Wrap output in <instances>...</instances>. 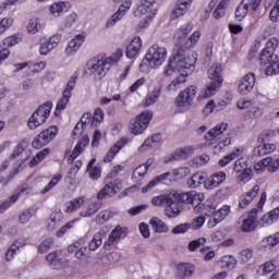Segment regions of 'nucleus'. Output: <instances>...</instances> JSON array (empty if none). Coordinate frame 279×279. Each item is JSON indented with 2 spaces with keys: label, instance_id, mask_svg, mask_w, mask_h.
<instances>
[{
  "label": "nucleus",
  "instance_id": "ddd939ff",
  "mask_svg": "<svg viewBox=\"0 0 279 279\" xmlns=\"http://www.w3.org/2000/svg\"><path fill=\"white\" fill-rule=\"evenodd\" d=\"M263 0H242L239 7L235 10V19L236 21H243L247 16L250 10L256 12L258 8H260V3Z\"/></svg>",
  "mask_w": 279,
  "mask_h": 279
},
{
  "label": "nucleus",
  "instance_id": "1a4fd4ad",
  "mask_svg": "<svg viewBox=\"0 0 279 279\" xmlns=\"http://www.w3.org/2000/svg\"><path fill=\"white\" fill-rule=\"evenodd\" d=\"M56 136H58V126H49L34 138L32 146L34 149H40L41 147H45V145H49Z\"/></svg>",
  "mask_w": 279,
  "mask_h": 279
},
{
  "label": "nucleus",
  "instance_id": "49530a36",
  "mask_svg": "<svg viewBox=\"0 0 279 279\" xmlns=\"http://www.w3.org/2000/svg\"><path fill=\"white\" fill-rule=\"evenodd\" d=\"M160 143H162V134L158 133V134H154L153 136L146 138L144 141V144L142 145V147H144L145 149H151V148L160 145Z\"/></svg>",
  "mask_w": 279,
  "mask_h": 279
},
{
  "label": "nucleus",
  "instance_id": "c85d7f7f",
  "mask_svg": "<svg viewBox=\"0 0 279 279\" xmlns=\"http://www.w3.org/2000/svg\"><path fill=\"white\" fill-rule=\"evenodd\" d=\"M278 219H279V207L265 214L260 218L259 225L262 226V228H269V226H274V223H276V221H278Z\"/></svg>",
  "mask_w": 279,
  "mask_h": 279
},
{
  "label": "nucleus",
  "instance_id": "7ed1b4c3",
  "mask_svg": "<svg viewBox=\"0 0 279 279\" xmlns=\"http://www.w3.org/2000/svg\"><path fill=\"white\" fill-rule=\"evenodd\" d=\"M207 77L210 82L206 85V88L201 90L197 96V101H204V99H210L219 93L223 84V78L221 77V64L211 63L207 69Z\"/></svg>",
  "mask_w": 279,
  "mask_h": 279
},
{
  "label": "nucleus",
  "instance_id": "6e6552de",
  "mask_svg": "<svg viewBox=\"0 0 279 279\" xmlns=\"http://www.w3.org/2000/svg\"><path fill=\"white\" fill-rule=\"evenodd\" d=\"M51 108H53V104L46 102L40 105L36 111L28 119V128L29 130H36L47 123V119H49V114H51Z\"/></svg>",
  "mask_w": 279,
  "mask_h": 279
},
{
  "label": "nucleus",
  "instance_id": "c9c22d12",
  "mask_svg": "<svg viewBox=\"0 0 279 279\" xmlns=\"http://www.w3.org/2000/svg\"><path fill=\"white\" fill-rule=\"evenodd\" d=\"M86 196H78L65 204V213H75L84 206Z\"/></svg>",
  "mask_w": 279,
  "mask_h": 279
},
{
  "label": "nucleus",
  "instance_id": "39448f33",
  "mask_svg": "<svg viewBox=\"0 0 279 279\" xmlns=\"http://www.w3.org/2000/svg\"><path fill=\"white\" fill-rule=\"evenodd\" d=\"M168 56L169 52L167 51V48L153 45L148 48L144 57V62H146L150 69H158L159 66H162L165 62H167Z\"/></svg>",
  "mask_w": 279,
  "mask_h": 279
},
{
  "label": "nucleus",
  "instance_id": "cd10ccee",
  "mask_svg": "<svg viewBox=\"0 0 279 279\" xmlns=\"http://www.w3.org/2000/svg\"><path fill=\"white\" fill-rule=\"evenodd\" d=\"M175 75L177 76L168 86V90L170 93H177V90H180V88L186 84V77H189L186 71H182V73H175Z\"/></svg>",
  "mask_w": 279,
  "mask_h": 279
},
{
  "label": "nucleus",
  "instance_id": "c756f323",
  "mask_svg": "<svg viewBox=\"0 0 279 279\" xmlns=\"http://www.w3.org/2000/svg\"><path fill=\"white\" fill-rule=\"evenodd\" d=\"M125 145H128V138L123 137L120 141H118L107 153V155L105 156L104 160L106 162H112V160H114V156H117V154H119L121 151V149H123V147H125Z\"/></svg>",
  "mask_w": 279,
  "mask_h": 279
},
{
  "label": "nucleus",
  "instance_id": "473e14b6",
  "mask_svg": "<svg viewBox=\"0 0 279 279\" xmlns=\"http://www.w3.org/2000/svg\"><path fill=\"white\" fill-rule=\"evenodd\" d=\"M195 265L191 263H181L177 266V274H179L180 279L192 278L195 274Z\"/></svg>",
  "mask_w": 279,
  "mask_h": 279
},
{
  "label": "nucleus",
  "instance_id": "3c124183",
  "mask_svg": "<svg viewBox=\"0 0 279 279\" xmlns=\"http://www.w3.org/2000/svg\"><path fill=\"white\" fill-rule=\"evenodd\" d=\"M154 117V113L150 110H144L141 113V130H147L149 123Z\"/></svg>",
  "mask_w": 279,
  "mask_h": 279
},
{
  "label": "nucleus",
  "instance_id": "4d7b16f0",
  "mask_svg": "<svg viewBox=\"0 0 279 279\" xmlns=\"http://www.w3.org/2000/svg\"><path fill=\"white\" fill-rule=\"evenodd\" d=\"M119 260H121V253L119 252H112L102 257L104 265H113L114 263H119Z\"/></svg>",
  "mask_w": 279,
  "mask_h": 279
},
{
  "label": "nucleus",
  "instance_id": "37998d69",
  "mask_svg": "<svg viewBox=\"0 0 279 279\" xmlns=\"http://www.w3.org/2000/svg\"><path fill=\"white\" fill-rule=\"evenodd\" d=\"M97 159L93 158L87 165V173L89 174L90 180H99L101 178V167L95 166Z\"/></svg>",
  "mask_w": 279,
  "mask_h": 279
},
{
  "label": "nucleus",
  "instance_id": "a19ab883",
  "mask_svg": "<svg viewBox=\"0 0 279 279\" xmlns=\"http://www.w3.org/2000/svg\"><path fill=\"white\" fill-rule=\"evenodd\" d=\"M114 195H117V187L112 182H110L98 192L97 199H106V197H114Z\"/></svg>",
  "mask_w": 279,
  "mask_h": 279
},
{
  "label": "nucleus",
  "instance_id": "a18cd8bd",
  "mask_svg": "<svg viewBox=\"0 0 279 279\" xmlns=\"http://www.w3.org/2000/svg\"><path fill=\"white\" fill-rule=\"evenodd\" d=\"M141 51V37H135L126 47V58H134Z\"/></svg>",
  "mask_w": 279,
  "mask_h": 279
},
{
  "label": "nucleus",
  "instance_id": "0eeeda50",
  "mask_svg": "<svg viewBox=\"0 0 279 279\" xmlns=\"http://www.w3.org/2000/svg\"><path fill=\"white\" fill-rule=\"evenodd\" d=\"M111 66L112 65H110V59H104V57H101L100 59L97 58L90 61L87 65V71L93 80L99 81L106 77Z\"/></svg>",
  "mask_w": 279,
  "mask_h": 279
},
{
  "label": "nucleus",
  "instance_id": "ea45409f",
  "mask_svg": "<svg viewBox=\"0 0 279 279\" xmlns=\"http://www.w3.org/2000/svg\"><path fill=\"white\" fill-rule=\"evenodd\" d=\"M232 1L233 0H220L213 13L214 19H223V16H226V10L232 5Z\"/></svg>",
  "mask_w": 279,
  "mask_h": 279
},
{
  "label": "nucleus",
  "instance_id": "a878e982",
  "mask_svg": "<svg viewBox=\"0 0 279 279\" xmlns=\"http://www.w3.org/2000/svg\"><path fill=\"white\" fill-rule=\"evenodd\" d=\"M84 40H86V35L78 34L73 38L65 48V53L68 56H73V53H76V51L82 47L84 44Z\"/></svg>",
  "mask_w": 279,
  "mask_h": 279
},
{
  "label": "nucleus",
  "instance_id": "338daca9",
  "mask_svg": "<svg viewBox=\"0 0 279 279\" xmlns=\"http://www.w3.org/2000/svg\"><path fill=\"white\" fill-rule=\"evenodd\" d=\"M278 260L276 259L268 260L262 266V269L264 274H271V271H276V269H278Z\"/></svg>",
  "mask_w": 279,
  "mask_h": 279
},
{
  "label": "nucleus",
  "instance_id": "f257e3e1",
  "mask_svg": "<svg viewBox=\"0 0 279 279\" xmlns=\"http://www.w3.org/2000/svg\"><path fill=\"white\" fill-rule=\"evenodd\" d=\"M197 57L195 52H186V49L174 48L173 57L169 64L165 66L163 73L166 75H173V73H182L185 71L186 75L195 69Z\"/></svg>",
  "mask_w": 279,
  "mask_h": 279
},
{
  "label": "nucleus",
  "instance_id": "9b49d317",
  "mask_svg": "<svg viewBox=\"0 0 279 279\" xmlns=\"http://www.w3.org/2000/svg\"><path fill=\"white\" fill-rule=\"evenodd\" d=\"M156 0H142L141 4V21L142 27H148L156 16V7H154Z\"/></svg>",
  "mask_w": 279,
  "mask_h": 279
},
{
  "label": "nucleus",
  "instance_id": "774afa93",
  "mask_svg": "<svg viewBox=\"0 0 279 279\" xmlns=\"http://www.w3.org/2000/svg\"><path fill=\"white\" fill-rule=\"evenodd\" d=\"M69 92H63L62 98L58 101L56 110H64L71 99Z\"/></svg>",
  "mask_w": 279,
  "mask_h": 279
},
{
  "label": "nucleus",
  "instance_id": "e433bc0d",
  "mask_svg": "<svg viewBox=\"0 0 279 279\" xmlns=\"http://www.w3.org/2000/svg\"><path fill=\"white\" fill-rule=\"evenodd\" d=\"M263 66H265V73L266 75H276L279 73V59L276 54V58H269L268 62L262 63Z\"/></svg>",
  "mask_w": 279,
  "mask_h": 279
},
{
  "label": "nucleus",
  "instance_id": "bb28decb",
  "mask_svg": "<svg viewBox=\"0 0 279 279\" xmlns=\"http://www.w3.org/2000/svg\"><path fill=\"white\" fill-rule=\"evenodd\" d=\"M128 234V228L118 226L116 229L111 231L109 234L108 242L105 245H114V243L121 241V239H125Z\"/></svg>",
  "mask_w": 279,
  "mask_h": 279
},
{
  "label": "nucleus",
  "instance_id": "72a5a7b5",
  "mask_svg": "<svg viewBox=\"0 0 279 279\" xmlns=\"http://www.w3.org/2000/svg\"><path fill=\"white\" fill-rule=\"evenodd\" d=\"M116 215H118V213L114 208L100 210L96 216V223H98L99 226H104V223L110 221V219H112V217H116Z\"/></svg>",
  "mask_w": 279,
  "mask_h": 279
},
{
  "label": "nucleus",
  "instance_id": "5701e85b",
  "mask_svg": "<svg viewBox=\"0 0 279 279\" xmlns=\"http://www.w3.org/2000/svg\"><path fill=\"white\" fill-rule=\"evenodd\" d=\"M226 130H228V123L226 122H221L211 130H209L208 133L206 134V140L208 144L213 145L214 143H216L217 138H219V136H221V134H223Z\"/></svg>",
  "mask_w": 279,
  "mask_h": 279
},
{
  "label": "nucleus",
  "instance_id": "c03bdc74",
  "mask_svg": "<svg viewBox=\"0 0 279 279\" xmlns=\"http://www.w3.org/2000/svg\"><path fill=\"white\" fill-rule=\"evenodd\" d=\"M64 219V214H62L61 210H54L50 214L49 218V230H56L60 223H62V220Z\"/></svg>",
  "mask_w": 279,
  "mask_h": 279
},
{
  "label": "nucleus",
  "instance_id": "412c9836",
  "mask_svg": "<svg viewBox=\"0 0 279 279\" xmlns=\"http://www.w3.org/2000/svg\"><path fill=\"white\" fill-rule=\"evenodd\" d=\"M258 191H260V186L254 185L251 190H248L246 193H243L240 196L239 206L240 208H247L252 202L256 198V195H258Z\"/></svg>",
  "mask_w": 279,
  "mask_h": 279
},
{
  "label": "nucleus",
  "instance_id": "79ce46f5",
  "mask_svg": "<svg viewBox=\"0 0 279 279\" xmlns=\"http://www.w3.org/2000/svg\"><path fill=\"white\" fill-rule=\"evenodd\" d=\"M232 211V207L230 205H223L222 207L218 208L214 211L213 217L217 223H221L223 219H227Z\"/></svg>",
  "mask_w": 279,
  "mask_h": 279
},
{
  "label": "nucleus",
  "instance_id": "393cba45",
  "mask_svg": "<svg viewBox=\"0 0 279 279\" xmlns=\"http://www.w3.org/2000/svg\"><path fill=\"white\" fill-rule=\"evenodd\" d=\"M102 204L98 201H90L86 205H84L83 209L80 211L81 217H93V215H97L101 208Z\"/></svg>",
  "mask_w": 279,
  "mask_h": 279
},
{
  "label": "nucleus",
  "instance_id": "2f4dec72",
  "mask_svg": "<svg viewBox=\"0 0 279 279\" xmlns=\"http://www.w3.org/2000/svg\"><path fill=\"white\" fill-rule=\"evenodd\" d=\"M108 234V230L100 229L96 234H94L93 239L90 240L88 247L89 252H96L101 247V244L104 243V236Z\"/></svg>",
  "mask_w": 279,
  "mask_h": 279
},
{
  "label": "nucleus",
  "instance_id": "423d86ee",
  "mask_svg": "<svg viewBox=\"0 0 279 279\" xmlns=\"http://www.w3.org/2000/svg\"><path fill=\"white\" fill-rule=\"evenodd\" d=\"M197 97V88L194 85L189 86L184 90L180 92L174 100L177 112L184 113L189 112L193 101Z\"/></svg>",
  "mask_w": 279,
  "mask_h": 279
},
{
  "label": "nucleus",
  "instance_id": "f3484780",
  "mask_svg": "<svg viewBox=\"0 0 279 279\" xmlns=\"http://www.w3.org/2000/svg\"><path fill=\"white\" fill-rule=\"evenodd\" d=\"M226 180H228V174L223 171H217L205 180L204 186L207 191H214V189L221 186Z\"/></svg>",
  "mask_w": 279,
  "mask_h": 279
},
{
  "label": "nucleus",
  "instance_id": "a211bd4d",
  "mask_svg": "<svg viewBox=\"0 0 279 279\" xmlns=\"http://www.w3.org/2000/svg\"><path fill=\"white\" fill-rule=\"evenodd\" d=\"M256 84V76L254 73H247L241 81L238 87L240 95H250Z\"/></svg>",
  "mask_w": 279,
  "mask_h": 279
},
{
  "label": "nucleus",
  "instance_id": "20e7f679",
  "mask_svg": "<svg viewBox=\"0 0 279 279\" xmlns=\"http://www.w3.org/2000/svg\"><path fill=\"white\" fill-rule=\"evenodd\" d=\"M186 175H191V168L189 167L174 168L171 170V172H166L156 177L146 186L142 187V193H148V191H153L154 187L159 182H163V180H171L172 182H178V180H184Z\"/></svg>",
  "mask_w": 279,
  "mask_h": 279
},
{
  "label": "nucleus",
  "instance_id": "680f3d73",
  "mask_svg": "<svg viewBox=\"0 0 279 279\" xmlns=\"http://www.w3.org/2000/svg\"><path fill=\"white\" fill-rule=\"evenodd\" d=\"M205 223H206V217L197 216L192 220V222H190V228L192 230H199L204 227Z\"/></svg>",
  "mask_w": 279,
  "mask_h": 279
},
{
  "label": "nucleus",
  "instance_id": "aec40b11",
  "mask_svg": "<svg viewBox=\"0 0 279 279\" xmlns=\"http://www.w3.org/2000/svg\"><path fill=\"white\" fill-rule=\"evenodd\" d=\"M68 252L70 254H74V256H75V258H77V260H87V258H90L88 256L90 254V248H87L86 246H80V243H77V242L69 245Z\"/></svg>",
  "mask_w": 279,
  "mask_h": 279
},
{
  "label": "nucleus",
  "instance_id": "7c9ffc66",
  "mask_svg": "<svg viewBox=\"0 0 279 279\" xmlns=\"http://www.w3.org/2000/svg\"><path fill=\"white\" fill-rule=\"evenodd\" d=\"M192 154H195L194 146L178 148L171 154L170 160H186V158H189V156H192Z\"/></svg>",
  "mask_w": 279,
  "mask_h": 279
},
{
  "label": "nucleus",
  "instance_id": "4468645a",
  "mask_svg": "<svg viewBox=\"0 0 279 279\" xmlns=\"http://www.w3.org/2000/svg\"><path fill=\"white\" fill-rule=\"evenodd\" d=\"M238 228L241 232H254L258 228V215L256 210L251 211L246 217L238 220Z\"/></svg>",
  "mask_w": 279,
  "mask_h": 279
},
{
  "label": "nucleus",
  "instance_id": "864d4df0",
  "mask_svg": "<svg viewBox=\"0 0 279 279\" xmlns=\"http://www.w3.org/2000/svg\"><path fill=\"white\" fill-rule=\"evenodd\" d=\"M158 99H160V89H154L144 99V106L146 107L154 106V104H156Z\"/></svg>",
  "mask_w": 279,
  "mask_h": 279
},
{
  "label": "nucleus",
  "instance_id": "f704fd0d",
  "mask_svg": "<svg viewBox=\"0 0 279 279\" xmlns=\"http://www.w3.org/2000/svg\"><path fill=\"white\" fill-rule=\"evenodd\" d=\"M278 149V145L276 143H266L264 145H259L254 148V156H267L269 154H274Z\"/></svg>",
  "mask_w": 279,
  "mask_h": 279
},
{
  "label": "nucleus",
  "instance_id": "8fccbe9b",
  "mask_svg": "<svg viewBox=\"0 0 279 279\" xmlns=\"http://www.w3.org/2000/svg\"><path fill=\"white\" fill-rule=\"evenodd\" d=\"M253 175L254 171L252 168H248L236 175V182L238 184H245V182H250V180H252Z\"/></svg>",
  "mask_w": 279,
  "mask_h": 279
},
{
  "label": "nucleus",
  "instance_id": "6ab92c4d",
  "mask_svg": "<svg viewBox=\"0 0 279 279\" xmlns=\"http://www.w3.org/2000/svg\"><path fill=\"white\" fill-rule=\"evenodd\" d=\"M206 199L203 192L192 191V206H194L195 215H208L206 213V205L202 204Z\"/></svg>",
  "mask_w": 279,
  "mask_h": 279
},
{
  "label": "nucleus",
  "instance_id": "4be33fe9",
  "mask_svg": "<svg viewBox=\"0 0 279 279\" xmlns=\"http://www.w3.org/2000/svg\"><path fill=\"white\" fill-rule=\"evenodd\" d=\"M132 7V0H125L119 8V10L107 22V27H112L117 24V21H121L125 16V12Z\"/></svg>",
  "mask_w": 279,
  "mask_h": 279
},
{
  "label": "nucleus",
  "instance_id": "f03ea898",
  "mask_svg": "<svg viewBox=\"0 0 279 279\" xmlns=\"http://www.w3.org/2000/svg\"><path fill=\"white\" fill-rule=\"evenodd\" d=\"M193 32V24L185 23L179 26L173 34V45L175 49H195L202 40V31L197 29Z\"/></svg>",
  "mask_w": 279,
  "mask_h": 279
},
{
  "label": "nucleus",
  "instance_id": "052dcab7",
  "mask_svg": "<svg viewBox=\"0 0 279 279\" xmlns=\"http://www.w3.org/2000/svg\"><path fill=\"white\" fill-rule=\"evenodd\" d=\"M222 267L227 269H234L236 267V258L232 255H226L221 258Z\"/></svg>",
  "mask_w": 279,
  "mask_h": 279
},
{
  "label": "nucleus",
  "instance_id": "13d9d810",
  "mask_svg": "<svg viewBox=\"0 0 279 279\" xmlns=\"http://www.w3.org/2000/svg\"><path fill=\"white\" fill-rule=\"evenodd\" d=\"M266 167L269 173H276L279 169V158L274 159L271 157H266Z\"/></svg>",
  "mask_w": 279,
  "mask_h": 279
},
{
  "label": "nucleus",
  "instance_id": "de8ad7c7",
  "mask_svg": "<svg viewBox=\"0 0 279 279\" xmlns=\"http://www.w3.org/2000/svg\"><path fill=\"white\" fill-rule=\"evenodd\" d=\"M69 11V7L66 5V2H57L53 3L50 7V14H52V16H60L61 14H64V12Z\"/></svg>",
  "mask_w": 279,
  "mask_h": 279
},
{
  "label": "nucleus",
  "instance_id": "e2e57ef3",
  "mask_svg": "<svg viewBox=\"0 0 279 279\" xmlns=\"http://www.w3.org/2000/svg\"><path fill=\"white\" fill-rule=\"evenodd\" d=\"M239 258H240L241 263H243V264L250 263L251 259L254 258V251H252L250 248H244L240 252Z\"/></svg>",
  "mask_w": 279,
  "mask_h": 279
},
{
  "label": "nucleus",
  "instance_id": "2eb2a0df",
  "mask_svg": "<svg viewBox=\"0 0 279 279\" xmlns=\"http://www.w3.org/2000/svg\"><path fill=\"white\" fill-rule=\"evenodd\" d=\"M191 3L193 0H178L170 11V21H178V19H182L186 12L191 9Z\"/></svg>",
  "mask_w": 279,
  "mask_h": 279
},
{
  "label": "nucleus",
  "instance_id": "9d476101",
  "mask_svg": "<svg viewBox=\"0 0 279 279\" xmlns=\"http://www.w3.org/2000/svg\"><path fill=\"white\" fill-rule=\"evenodd\" d=\"M184 210V205H182L180 198L178 197V193L168 194V203H166V217L169 219H175V217H180L182 211Z\"/></svg>",
  "mask_w": 279,
  "mask_h": 279
},
{
  "label": "nucleus",
  "instance_id": "5fc2aeb1",
  "mask_svg": "<svg viewBox=\"0 0 279 279\" xmlns=\"http://www.w3.org/2000/svg\"><path fill=\"white\" fill-rule=\"evenodd\" d=\"M129 130L131 134L138 136L141 134V114H137L133 120H131Z\"/></svg>",
  "mask_w": 279,
  "mask_h": 279
},
{
  "label": "nucleus",
  "instance_id": "09e8293b",
  "mask_svg": "<svg viewBox=\"0 0 279 279\" xmlns=\"http://www.w3.org/2000/svg\"><path fill=\"white\" fill-rule=\"evenodd\" d=\"M26 29L28 34H38L39 29H43V24L40 23V20L38 17H33L28 21Z\"/></svg>",
  "mask_w": 279,
  "mask_h": 279
},
{
  "label": "nucleus",
  "instance_id": "dca6fc26",
  "mask_svg": "<svg viewBox=\"0 0 279 279\" xmlns=\"http://www.w3.org/2000/svg\"><path fill=\"white\" fill-rule=\"evenodd\" d=\"M279 40L276 37H271L267 40L265 48L262 50L259 60L262 63L269 62V58L276 59V49H278Z\"/></svg>",
  "mask_w": 279,
  "mask_h": 279
},
{
  "label": "nucleus",
  "instance_id": "0e129e2a",
  "mask_svg": "<svg viewBox=\"0 0 279 279\" xmlns=\"http://www.w3.org/2000/svg\"><path fill=\"white\" fill-rule=\"evenodd\" d=\"M269 20L271 23H279V0H276L274 3L270 12H269Z\"/></svg>",
  "mask_w": 279,
  "mask_h": 279
},
{
  "label": "nucleus",
  "instance_id": "f8f14e48",
  "mask_svg": "<svg viewBox=\"0 0 279 279\" xmlns=\"http://www.w3.org/2000/svg\"><path fill=\"white\" fill-rule=\"evenodd\" d=\"M29 193H32V187L27 184H23L22 186L17 187L13 195L10 196V198L0 203V214H3L5 210H8L12 204H16L20 197L29 195Z\"/></svg>",
  "mask_w": 279,
  "mask_h": 279
},
{
  "label": "nucleus",
  "instance_id": "4c0bfd02",
  "mask_svg": "<svg viewBox=\"0 0 279 279\" xmlns=\"http://www.w3.org/2000/svg\"><path fill=\"white\" fill-rule=\"evenodd\" d=\"M279 244V232L271 234L269 236L264 238L259 242V248L262 250H271V247H276Z\"/></svg>",
  "mask_w": 279,
  "mask_h": 279
},
{
  "label": "nucleus",
  "instance_id": "58836bf2",
  "mask_svg": "<svg viewBox=\"0 0 279 279\" xmlns=\"http://www.w3.org/2000/svg\"><path fill=\"white\" fill-rule=\"evenodd\" d=\"M149 223L155 232L158 234H165L169 232V226L158 217H153Z\"/></svg>",
  "mask_w": 279,
  "mask_h": 279
},
{
  "label": "nucleus",
  "instance_id": "603ef678",
  "mask_svg": "<svg viewBox=\"0 0 279 279\" xmlns=\"http://www.w3.org/2000/svg\"><path fill=\"white\" fill-rule=\"evenodd\" d=\"M202 182H204V175L201 173H194L187 180V186L189 189H197V186H202Z\"/></svg>",
  "mask_w": 279,
  "mask_h": 279
},
{
  "label": "nucleus",
  "instance_id": "6e6d98bb",
  "mask_svg": "<svg viewBox=\"0 0 279 279\" xmlns=\"http://www.w3.org/2000/svg\"><path fill=\"white\" fill-rule=\"evenodd\" d=\"M254 104H256V101L252 98H241L238 100L236 106L239 110H247L250 112V110L254 108Z\"/></svg>",
  "mask_w": 279,
  "mask_h": 279
},
{
  "label": "nucleus",
  "instance_id": "b1692460",
  "mask_svg": "<svg viewBox=\"0 0 279 279\" xmlns=\"http://www.w3.org/2000/svg\"><path fill=\"white\" fill-rule=\"evenodd\" d=\"M90 143V137L88 135H84L82 140L77 143V145L74 147L72 154L68 158L69 165H73L75 158L86 149L87 145Z\"/></svg>",
  "mask_w": 279,
  "mask_h": 279
},
{
  "label": "nucleus",
  "instance_id": "69168bd1",
  "mask_svg": "<svg viewBox=\"0 0 279 279\" xmlns=\"http://www.w3.org/2000/svg\"><path fill=\"white\" fill-rule=\"evenodd\" d=\"M263 114H265V109L256 105V102L248 110V117H253V119H258V117H263Z\"/></svg>",
  "mask_w": 279,
  "mask_h": 279
},
{
  "label": "nucleus",
  "instance_id": "bf43d9fd",
  "mask_svg": "<svg viewBox=\"0 0 279 279\" xmlns=\"http://www.w3.org/2000/svg\"><path fill=\"white\" fill-rule=\"evenodd\" d=\"M247 169H250V167L247 166V161H245V159L240 158L235 160L233 165V171L235 173H242L243 171H247Z\"/></svg>",
  "mask_w": 279,
  "mask_h": 279
}]
</instances>
